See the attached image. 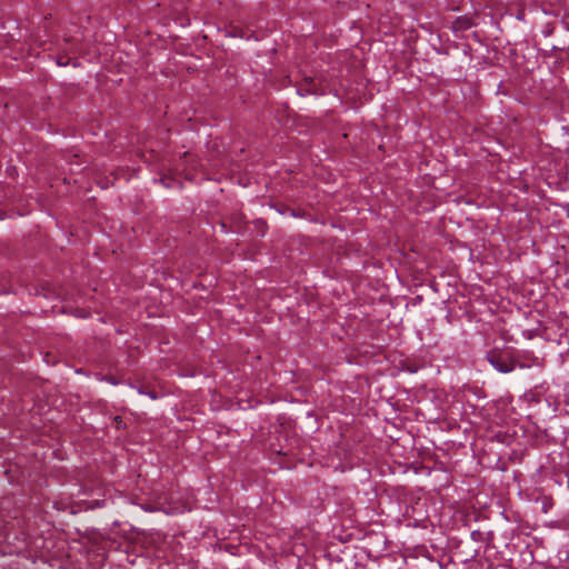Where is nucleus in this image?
<instances>
[{
    "instance_id": "obj_10",
    "label": "nucleus",
    "mask_w": 569,
    "mask_h": 569,
    "mask_svg": "<svg viewBox=\"0 0 569 569\" xmlns=\"http://www.w3.org/2000/svg\"><path fill=\"white\" fill-rule=\"evenodd\" d=\"M139 392L142 395H148L152 399L157 398V395L153 391H144V390L140 389Z\"/></svg>"
},
{
    "instance_id": "obj_1",
    "label": "nucleus",
    "mask_w": 569,
    "mask_h": 569,
    "mask_svg": "<svg viewBox=\"0 0 569 569\" xmlns=\"http://www.w3.org/2000/svg\"><path fill=\"white\" fill-rule=\"evenodd\" d=\"M486 359L500 373L512 372L517 366L520 368L526 367L522 363H518L509 352L499 349L489 350Z\"/></svg>"
},
{
    "instance_id": "obj_5",
    "label": "nucleus",
    "mask_w": 569,
    "mask_h": 569,
    "mask_svg": "<svg viewBox=\"0 0 569 569\" xmlns=\"http://www.w3.org/2000/svg\"><path fill=\"white\" fill-rule=\"evenodd\" d=\"M104 506H106V500H100V499H96V500H91V501L83 500L80 502V507L84 510H93L97 508H102Z\"/></svg>"
},
{
    "instance_id": "obj_3",
    "label": "nucleus",
    "mask_w": 569,
    "mask_h": 569,
    "mask_svg": "<svg viewBox=\"0 0 569 569\" xmlns=\"http://www.w3.org/2000/svg\"><path fill=\"white\" fill-rule=\"evenodd\" d=\"M473 26H475V22L471 18H469L467 16H460V17H457L452 21L451 29L455 32H462V31H467V30L471 29Z\"/></svg>"
},
{
    "instance_id": "obj_8",
    "label": "nucleus",
    "mask_w": 569,
    "mask_h": 569,
    "mask_svg": "<svg viewBox=\"0 0 569 569\" xmlns=\"http://www.w3.org/2000/svg\"><path fill=\"white\" fill-rule=\"evenodd\" d=\"M230 34L232 37H239V38H246V39L250 38V36H247L246 31L239 27H233L232 30L230 31Z\"/></svg>"
},
{
    "instance_id": "obj_4",
    "label": "nucleus",
    "mask_w": 569,
    "mask_h": 569,
    "mask_svg": "<svg viewBox=\"0 0 569 569\" xmlns=\"http://www.w3.org/2000/svg\"><path fill=\"white\" fill-rule=\"evenodd\" d=\"M276 209L280 214H290L291 217L295 218H302L306 214L305 211L292 209L286 204L277 206Z\"/></svg>"
},
{
    "instance_id": "obj_9",
    "label": "nucleus",
    "mask_w": 569,
    "mask_h": 569,
    "mask_svg": "<svg viewBox=\"0 0 569 569\" xmlns=\"http://www.w3.org/2000/svg\"><path fill=\"white\" fill-rule=\"evenodd\" d=\"M102 380H104L113 386L118 385V381L112 376H106V377H103Z\"/></svg>"
},
{
    "instance_id": "obj_7",
    "label": "nucleus",
    "mask_w": 569,
    "mask_h": 569,
    "mask_svg": "<svg viewBox=\"0 0 569 569\" xmlns=\"http://www.w3.org/2000/svg\"><path fill=\"white\" fill-rule=\"evenodd\" d=\"M112 422L117 430H124L127 428L126 422H123L120 416L112 417Z\"/></svg>"
},
{
    "instance_id": "obj_2",
    "label": "nucleus",
    "mask_w": 569,
    "mask_h": 569,
    "mask_svg": "<svg viewBox=\"0 0 569 569\" xmlns=\"http://www.w3.org/2000/svg\"><path fill=\"white\" fill-rule=\"evenodd\" d=\"M297 93L305 97L309 94L319 96L323 92L312 78H306L305 81L298 86Z\"/></svg>"
},
{
    "instance_id": "obj_11",
    "label": "nucleus",
    "mask_w": 569,
    "mask_h": 569,
    "mask_svg": "<svg viewBox=\"0 0 569 569\" xmlns=\"http://www.w3.org/2000/svg\"><path fill=\"white\" fill-rule=\"evenodd\" d=\"M162 183L167 187V188H170L171 187V182L170 181H167L166 178L161 179Z\"/></svg>"
},
{
    "instance_id": "obj_6",
    "label": "nucleus",
    "mask_w": 569,
    "mask_h": 569,
    "mask_svg": "<svg viewBox=\"0 0 569 569\" xmlns=\"http://www.w3.org/2000/svg\"><path fill=\"white\" fill-rule=\"evenodd\" d=\"M253 224H254L257 231L259 232V234L264 236V233L267 231V222L263 219H256L253 221Z\"/></svg>"
}]
</instances>
